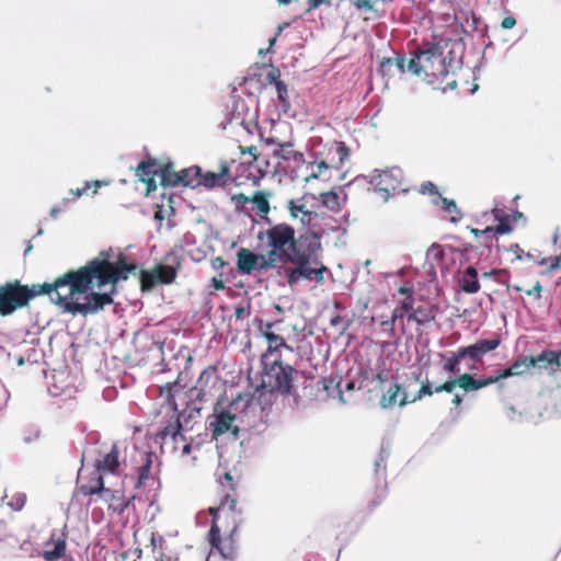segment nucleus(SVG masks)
I'll use <instances>...</instances> for the list:
<instances>
[{"label": "nucleus", "mask_w": 561, "mask_h": 561, "mask_svg": "<svg viewBox=\"0 0 561 561\" xmlns=\"http://www.w3.org/2000/svg\"><path fill=\"white\" fill-rule=\"evenodd\" d=\"M322 390L327 393L328 398L339 399L346 402L343 397L342 378L339 376H330L321 380Z\"/></svg>", "instance_id": "obj_26"}, {"label": "nucleus", "mask_w": 561, "mask_h": 561, "mask_svg": "<svg viewBox=\"0 0 561 561\" xmlns=\"http://www.w3.org/2000/svg\"><path fill=\"white\" fill-rule=\"evenodd\" d=\"M287 208L293 218H299L302 211L307 210L305 204H297L294 199L288 201Z\"/></svg>", "instance_id": "obj_46"}, {"label": "nucleus", "mask_w": 561, "mask_h": 561, "mask_svg": "<svg viewBox=\"0 0 561 561\" xmlns=\"http://www.w3.org/2000/svg\"><path fill=\"white\" fill-rule=\"evenodd\" d=\"M182 424L179 417L170 421L161 431L156 434V438L160 440L161 447L170 440L173 449H178V443L182 442V455H190L192 444L186 442L185 436L181 433Z\"/></svg>", "instance_id": "obj_11"}, {"label": "nucleus", "mask_w": 561, "mask_h": 561, "mask_svg": "<svg viewBox=\"0 0 561 561\" xmlns=\"http://www.w3.org/2000/svg\"><path fill=\"white\" fill-rule=\"evenodd\" d=\"M219 484L222 489L224 499L220 502L219 507L210 508L209 514L216 515L217 512L228 508L230 512L236 508V497L232 494L236 490V483L233 477L230 472H225L222 477L219 478Z\"/></svg>", "instance_id": "obj_15"}, {"label": "nucleus", "mask_w": 561, "mask_h": 561, "mask_svg": "<svg viewBox=\"0 0 561 561\" xmlns=\"http://www.w3.org/2000/svg\"><path fill=\"white\" fill-rule=\"evenodd\" d=\"M276 92H277V99L280 102L282 106L287 110L289 107V98H288V90L285 82H276Z\"/></svg>", "instance_id": "obj_42"}, {"label": "nucleus", "mask_w": 561, "mask_h": 561, "mask_svg": "<svg viewBox=\"0 0 561 561\" xmlns=\"http://www.w3.org/2000/svg\"><path fill=\"white\" fill-rule=\"evenodd\" d=\"M318 217V214L314 211H311L309 209L302 211V214L299 216V220L304 226H310L311 222Z\"/></svg>", "instance_id": "obj_49"}, {"label": "nucleus", "mask_w": 561, "mask_h": 561, "mask_svg": "<svg viewBox=\"0 0 561 561\" xmlns=\"http://www.w3.org/2000/svg\"><path fill=\"white\" fill-rule=\"evenodd\" d=\"M274 154L283 160H293L297 165L305 162L304 154L296 151L291 142L279 144Z\"/></svg>", "instance_id": "obj_31"}, {"label": "nucleus", "mask_w": 561, "mask_h": 561, "mask_svg": "<svg viewBox=\"0 0 561 561\" xmlns=\"http://www.w3.org/2000/svg\"><path fill=\"white\" fill-rule=\"evenodd\" d=\"M492 215H493L494 219L497 221V224L494 227H486L482 230L477 229V228H471L470 232L476 237L484 236L486 239H492L494 233L505 234V233H510L513 230V228L510 224L511 215H508L505 211V209L495 207L492 209Z\"/></svg>", "instance_id": "obj_13"}, {"label": "nucleus", "mask_w": 561, "mask_h": 561, "mask_svg": "<svg viewBox=\"0 0 561 561\" xmlns=\"http://www.w3.org/2000/svg\"><path fill=\"white\" fill-rule=\"evenodd\" d=\"M265 237L270 250L262 267H276L278 263H289L291 260L320 240V234L310 228L296 236L295 229L285 222L271 226L265 232L259 233V239Z\"/></svg>", "instance_id": "obj_3"}, {"label": "nucleus", "mask_w": 561, "mask_h": 561, "mask_svg": "<svg viewBox=\"0 0 561 561\" xmlns=\"http://www.w3.org/2000/svg\"><path fill=\"white\" fill-rule=\"evenodd\" d=\"M216 373L217 368L215 366H208L201 373L195 387L198 391L197 399L207 400V397L211 394V390L219 382V378Z\"/></svg>", "instance_id": "obj_16"}, {"label": "nucleus", "mask_w": 561, "mask_h": 561, "mask_svg": "<svg viewBox=\"0 0 561 561\" xmlns=\"http://www.w3.org/2000/svg\"><path fill=\"white\" fill-rule=\"evenodd\" d=\"M67 549L66 539L53 534L50 539L45 542V550L42 552V557L45 561H55L65 556Z\"/></svg>", "instance_id": "obj_21"}, {"label": "nucleus", "mask_w": 561, "mask_h": 561, "mask_svg": "<svg viewBox=\"0 0 561 561\" xmlns=\"http://www.w3.org/2000/svg\"><path fill=\"white\" fill-rule=\"evenodd\" d=\"M336 153L339 156L340 162L343 163L350 157V149L344 142H339L336 147Z\"/></svg>", "instance_id": "obj_51"}, {"label": "nucleus", "mask_w": 561, "mask_h": 561, "mask_svg": "<svg viewBox=\"0 0 561 561\" xmlns=\"http://www.w3.org/2000/svg\"><path fill=\"white\" fill-rule=\"evenodd\" d=\"M322 205L333 213H339L342 208L341 198L334 191L325 192L320 195Z\"/></svg>", "instance_id": "obj_36"}, {"label": "nucleus", "mask_w": 561, "mask_h": 561, "mask_svg": "<svg viewBox=\"0 0 561 561\" xmlns=\"http://www.w3.org/2000/svg\"><path fill=\"white\" fill-rule=\"evenodd\" d=\"M494 376H495V379L496 381H501L502 379H507L510 377H514V373H513V369L511 367V365L506 368H503V369H499L494 373Z\"/></svg>", "instance_id": "obj_53"}, {"label": "nucleus", "mask_w": 561, "mask_h": 561, "mask_svg": "<svg viewBox=\"0 0 561 561\" xmlns=\"http://www.w3.org/2000/svg\"><path fill=\"white\" fill-rule=\"evenodd\" d=\"M242 130L245 131L249 135L257 134L260 137H262L261 129L255 123H242Z\"/></svg>", "instance_id": "obj_54"}, {"label": "nucleus", "mask_w": 561, "mask_h": 561, "mask_svg": "<svg viewBox=\"0 0 561 561\" xmlns=\"http://www.w3.org/2000/svg\"><path fill=\"white\" fill-rule=\"evenodd\" d=\"M178 267L157 264L153 270H141L139 273L141 291H150L157 284L169 285L174 282Z\"/></svg>", "instance_id": "obj_8"}, {"label": "nucleus", "mask_w": 561, "mask_h": 561, "mask_svg": "<svg viewBox=\"0 0 561 561\" xmlns=\"http://www.w3.org/2000/svg\"><path fill=\"white\" fill-rule=\"evenodd\" d=\"M459 286L462 291L467 294H476L480 290L478 271L473 266H468L461 273L459 278Z\"/></svg>", "instance_id": "obj_25"}, {"label": "nucleus", "mask_w": 561, "mask_h": 561, "mask_svg": "<svg viewBox=\"0 0 561 561\" xmlns=\"http://www.w3.org/2000/svg\"><path fill=\"white\" fill-rule=\"evenodd\" d=\"M263 260H266L265 255H257L245 248H240L237 252V267L238 271L243 275H250L253 271H268L272 267H262Z\"/></svg>", "instance_id": "obj_14"}, {"label": "nucleus", "mask_w": 561, "mask_h": 561, "mask_svg": "<svg viewBox=\"0 0 561 561\" xmlns=\"http://www.w3.org/2000/svg\"><path fill=\"white\" fill-rule=\"evenodd\" d=\"M101 185L102 183L100 181L85 182L82 187H79L76 191L70 190V193L76 197H81L82 195H87L89 191L93 188L92 194H96Z\"/></svg>", "instance_id": "obj_41"}, {"label": "nucleus", "mask_w": 561, "mask_h": 561, "mask_svg": "<svg viewBox=\"0 0 561 561\" xmlns=\"http://www.w3.org/2000/svg\"><path fill=\"white\" fill-rule=\"evenodd\" d=\"M142 558V549L137 547L135 549H129L122 554L123 561H139Z\"/></svg>", "instance_id": "obj_47"}, {"label": "nucleus", "mask_w": 561, "mask_h": 561, "mask_svg": "<svg viewBox=\"0 0 561 561\" xmlns=\"http://www.w3.org/2000/svg\"><path fill=\"white\" fill-rule=\"evenodd\" d=\"M413 398L410 400L405 390L401 385L393 383L389 387L387 392L380 398L379 404L382 409H388L397 403L400 407H405L408 403H414Z\"/></svg>", "instance_id": "obj_18"}, {"label": "nucleus", "mask_w": 561, "mask_h": 561, "mask_svg": "<svg viewBox=\"0 0 561 561\" xmlns=\"http://www.w3.org/2000/svg\"><path fill=\"white\" fill-rule=\"evenodd\" d=\"M265 340L267 341V348H266L265 353L263 354L264 360H268L273 356H274V358L276 356L280 357L282 350H287L288 352H293V347L289 346L285 342L283 336L278 335L276 333L267 334V339H265Z\"/></svg>", "instance_id": "obj_23"}, {"label": "nucleus", "mask_w": 561, "mask_h": 561, "mask_svg": "<svg viewBox=\"0 0 561 561\" xmlns=\"http://www.w3.org/2000/svg\"><path fill=\"white\" fill-rule=\"evenodd\" d=\"M279 77H280V71L278 68H275V67H273L266 75V79L268 80V82L274 83L275 85H276V82H283L282 80H279Z\"/></svg>", "instance_id": "obj_56"}, {"label": "nucleus", "mask_w": 561, "mask_h": 561, "mask_svg": "<svg viewBox=\"0 0 561 561\" xmlns=\"http://www.w3.org/2000/svg\"><path fill=\"white\" fill-rule=\"evenodd\" d=\"M136 174L141 182L146 183L147 195L157 190L154 176L159 174V168L154 160L141 161L136 169Z\"/></svg>", "instance_id": "obj_19"}, {"label": "nucleus", "mask_w": 561, "mask_h": 561, "mask_svg": "<svg viewBox=\"0 0 561 561\" xmlns=\"http://www.w3.org/2000/svg\"><path fill=\"white\" fill-rule=\"evenodd\" d=\"M111 250L85 265L70 270L53 283L23 285L19 279L0 286V316L7 317L25 308L34 298L47 295L50 300L72 314H96L114 302L116 286L136 275L138 265L124 253L111 261Z\"/></svg>", "instance_id": "obj_1"}, {"label": "nucleus", "mask_w": 561, "mask_h": 561, "mask_svg": "<svg viewBox=\"0 0 561 561\" xmlns=\"http://www.w3.org/2000/svg\"><path fill=\"white\" fill-rule=\"evenodd\" d=\"M330 168V165L325 161H320L316 164L311 165V172L306 176V180L309 181L310 179H318L321 176V174L327 171Z\"/></svg>", "instance_id": "obj_44"}, {"label": "nucleus", "mask_w": 561, "mask_h": 561, "mask_svg": "<svg viewBox=\"0 0 561 561\" xmlns=\"http://www.w3.org/2000/svg\"><path fill=\"white\" fill-rule=\"evenodd\" d=\"M272 196L271 192L265 191H256L251 196V203L255 206L257 210V215L260 217H265L270 213V197Z\"/></svg>", "instance_id": "obj_32"}, {"label": "nucleus", "mask_w": 561, "mask_h": 561, "mask_svg": "<svg viewBox=\"0 0 561 561\" xmlns=\"http://www.w3.org/2000/svg\"><path fill=\"white\" fill-rule=\"evenodd\" d=\"M368 183L383 202H388L397 192L408 191L404 187L403 171L398 167L388 168L382 171L375 170L369 176Z\"/></svg>", "instance_id": "obj_5"}, {"label": "nucleus", "mask_w": 561, "mask_h": 561, "mask_svg": "<svg viewBox=\"0 0 561 561\" xmlns=\"http://www.w3.org/2000/svg\"><path fill=\"white\" fill-rule=\"evenodd\" d=\"M174 385L175 383L168 382L164 386L160 387V396L170 397Z\"/></svg>", "instance_id": "obj_63"}, {"label": "nucleus", "mask_w": 561, "mask_h": 561, "mask_svg": "<svg viewBox=\"0 0 561 561\" xmlns=\"http://www.w3.org/2000/svg\"><path fill=\"white\" fill-rule=\"evenodd\" d=\"M515 25H516V19L512 15L505 16L501 23V26L505 30L513 28Z\"/></svg>", "instance_id": "obj_59"}, {"label": "nucleus", "mask_w": 561, "mask_h": 561, "mask_svg": "<svg viewBox=\"0 0 561 561\" xmlns=\"http://www.w3.org/2000/svg\"><path fill=\"white\" fill-rule=\"evenodd\" d=\"M422 50L421 47L417 49L414 58H411L408 64V68L411 72L416 76H422Z\"/></svg>", "instance_id": "obj_43"}, {"label": "nucleus", "mask_w": 561, "mask_h": 561, "mask_svg": "<svg viewBox=\"0 0 561 561\" xmlns=\"http://www.w3.org/2000/svg\"><path fill=\"white\" fill-rule=\"evenodd\" d=\"M405 313L400 309V307H396L391 313V318L394 319L396 322L402 320Z\"/></svg>", "instance_id": "obj_64"}, {"label": "nucleus", "mask_w": 561, "mask_h": 561, "mask_svg": "<svg viewBox=\"0 0 561 561\" xmlns=\"http://www.w3.org/2000/svg\"><path fill=\"white\" fill-rule=\"evenodd\" d=\"M151 468H152V454L144 453L141 458V465L138 469V477L135 484V488L139 489L147 484V482L151 479Z\"/></svg>", "instance_id": "obj_29"}, {"label": "nucleus", "mask_w": 561, "mask_h": 561, "mask_svg": "<svg viewBox=\"0 0 561 561\" xmlns=\"http://www.w3.org/2000/svg\"><path fill=\"white\" fill-rule=\"evenodd\" d=\"M405 69V57L398 56L396 58H383L380 64V72L382 76L392 77L396 70L398 73H404Z\"/></svg>", "instance_id": "obj_28"}, {"label": "nucleus", "mask_w": 561, "mask_h": 561, "mask_svg": "<svg viewBox=\"0 0 561 561\" xmlns=\"http://www.w3.org/2000/svg\"><path fill=\"white\" fill-rule=\"evenodd\" d=\"M213 524L208 531V541L213 549H216L220 556L228 560H233L237 557V545L234 535L237 533V526H233L229 536L221 538L220 528L217 524L216 516L213 515Z\"/></svg>", "instance_id": "obj_9"}, {"label": "nucleus", "mask_w": 561, "mask_h": 561, "mask_svg": "<svg viewBox=\"0 0 561 561\" xmlns=\"http://www.w3.org/2000/svg\"><path fill=\"white\" fill-rule=\"evenodd\" d=\"M239 149H240L241 154L249 153L253 158V162L257 161V159H259V151H257V147L255 145H253V144H250V145H242V144H240L239 145Z\"/></svg>", "instance_id": "obj_48"}, {"label": "nucleus", "mask_w": 561, "mask_h": 561, "mask_svg": "<svg viewBox=\"0 0 561 561\" xmlns=\"http://www.w3.org/2000/svg\"><path fill=\"white\" fill-rule=\"evenodd\" d=\"M3 500L9 507L18 512L25 506L27 497L24 492L11 490L5 492Z\"/></svg>", "instance_id": "obj_34"}, {"label": "nucleus", "mask_w": 561, "mask_h": 561, "mask_svg": "<svg viewBox=\"0 0 561 561\" xmlns=\"http://www.w3.org/2000/svg\"><path fill=\"white\" fill-rule=\"evenodd\" d=\"M420 192L422 194L428 193L430 195H435L437 198L434 199L433 202L436 205L439 204V196H442V195L439 194L437 186L433 182L427 181V182L422 183V185L420 187Z\"/></svg>", "instance_id": "obj_45"}, {"label": "nucleus", "mask_w": 561, "mask_h": 561, "mask_svg": "<svg viewBox=\"0 0 561 561\" xmlns=\"http://www.w3.org/2000/svg\"><path fill=\"white\" fill-rule=\"evenodd\" d=\"M439 203H442L444 211L450 215V221L453 224H457L461 220L462 214L455 201L439 196Z\"/></svg>", "instance_id": "obj_37"}, {"label": "nucleus", "mask_w": 561, "mask_h": 561, "mask_svg": "<svg viewBox=\"0 0 561 561\" xmlns=\"http://www.w3.org/2000/svg\"><path fill=\"white\" fill-rule=\"evenodd\" d=\"M396 321L394 319H392L391 317L387 320H383L381 321V327L385 328L386 331L389 332V336L392 337L394 336V327H396Z\"/></svg>", "instance_id": "obj_57"}, {"label": "nucleus", "mask_w": 561, "mask_h": 561, "mask_svg": "<svg viewBox=\"0 0 561 561\" xmlns=\"http://www.w3.org/2000/svg\"><path fill=\"white\" fill-rule=\"evenodd\" d=\"M201 168L197 165L182 169L179 172V185L188 186L192 188L199 187Z\"/></svg>", "instance_id": "obj_30"}, {"label": "nucleus", "mask_w": 561, "mask_h": 561, "mask_svg": "<svg viewBox=\"0 0 561 561\" xmlns=\"http://www.w3.org/2000/svg\"><path fill=\"white\" fill-rule=\"evenodd\" d=\"M501 342L500 336L479 339L473 344L460 346L449 354L438 353L437 356L443 362V371L447 374L449 378L437 386H433L426 378L422 381L419 391L413 397V401H421L426 397H432L440 392L454 393L456 388H460L465 392H472L497 383L494 374L481 378H476L474 375L469 373L460 374V363L466 358L474 363L482 362L483 356L496 350L501 345Z\"/></svg>", "instance_id": "obj_2"}, {"label": "nucleus", "mask_w": 561, "mask_h": 561, "mask_svg": "<svg viewBox=\"0 0 561 561\" xmlns=\"http://www.w3.org/2000/svg\"><path fill=\"white\" fill-rule=\"evenodd\" d=\"M511 367L513 369L514 377H522L533 368V362L529 356H520L511 364Z\"/></svg>", "instance_id": "obj_38"}, {"label": "nucleus", "mask_w": 561, "mask_h": 561, "mask_svg": "<svg viewBox=\"0 0 561 561\" xmlns=\"http://www.w3.org/2000/svg\"><path fill=\"white\" fill-rule=\"evenodd\" d=\"M222 274H220L219 277H213L211 278V287L216 290H224L225 289V283L221 278Z\"/></svg>", "instance_id": "obj_60"}, {"label": "nucleus", "mask_w": 561, "mask_h": 561, "mask_svg": "<svg viewBox=\"0 0 561 561\" xmlns=\"http://www.w3.org/2000/svg\"><path fill=\"white\" fill-rule=\"evenodd\" d=\"M421 50L422 75L428 82L434 83L440 78L443 79L449 76L445 59L437 44H426L424 47H421Z\"/></svg>", "instance_id": "obj_7"}, {"label": "nucleus", "mask_w": 561, "mask_h": 561, "mask_svg": "<svg viewBox=\"0 0 561 561\" xmlns=\"http://www.w3.org/2000/svg\"><path fill=\"white\" fill-rule=\"evenodd\" d=\"M321 249V239L310 245L307 250H305L299 255H296L294 260L289 263H299V267L301 268V278L313 280L316 279L318 283L323 282L324 273L328 271L327 266L320 264L319 267H310L311 259L317 254V252Z\"/></svg>", "instance_id": "obj_10"}, {"label": "nucleus", "mask_w": 561, "mask_h": 561, "mask_svg": "<svg viewBox=\"0 0 561 561\" xmlns=\"http://www.w3.org/2000/svg\"><path fill=\"white\" fill-rule=\"evenodd\" d=\"M295 267H285L284 275L287 279L289 286H294L299 283L301 278V268L299 267V263H293Z\"/></svg>", "instance_id": "obj_40"}, {"label": "nucleus", "mask_w": 561, "mask_h": 561, "mask_svg": "<svg viewBox=\"0 0 561 561\" xmlns=\"http://www.w3.org/2000/svg\"><path fill=\"white\" fill-rule=\"evenodd\" d=\"M233 204L238 207V206H241V207H244L248 203H251V197L250 196H247L245 194L243 193H239V194H234L232 197H231Z\"/></svg>", "instance_id": "obj_52"}, {"label": "nucleus", "mask_w": 561, "mask_h": 561, "mask_svg": "<svg viewBox=\"0 0 561 561\" xmlns=\"http://www.w3.org/2000/svg\"><path fill=\"white\" fill-rule=\"evenodd\" d=\"M160 182L163 186H178L179 172L174 171L171 164H164L159 169Z\"/></svg>", "instance_id": "obj_35"}, {"label": "nucleus", "mask_w": 561, "mask_h": 561, "mask_svg": "<svg viewBox=\"0 0 561 561\" xmlns=\"http://www.w3.org/2000/svg\"><path fill=\"white\" fill-rule=\"evenodd\" d=\"M275 325V322H264L263 320H260L259 324V332L264 339H267V334H273V327Z\"/></svg>", "instance_id": "obj_50"}, {"label": "nucleus", "mask_w": 561, "mask_h": 561, "mask_svg": "<svg viewBox=\"0 0 561 561\" xmlns=\"http://www.w3.org/2000/svg\"><path fill=\"white\" fill-rule=\"evenodd\" d=\"M78 489L80 494L85 496H101L110 493V489L104 486L103 474L95 468L88 474L83 473L82 470L79 471Z\"/></svg>", "instance_id": "obj_12"}, {"label": "nucleus", "mask_w": 561, "mask_h": 561, "mask_svg": "<svg viewBox=\"0 0 561 561\" xmlns=\"http://www.w3.org/2000/svg\"><path fill=\"white\" fill-rule=\"evenodd\" d=\"M508 289H513L517 293H525L528 296H535L537 298L540 297L541 293V285L539 280H536V283L533 285V287H526L524 284H510L507 285Z\"/></svg>", "instance_id": "obj_39"}, {"label": "nucleus", "mask_w": 561, "mask_h": 561, "mask_svg": "<svg viewBox=\"0 0 561 561\" xmlns=\"http://www.w3.org/2000/svg\"><path fill=\"white\" fill-rule=\"evenodd\" d=\"M437 310V307L434 305L419 306L410 312L408 320L419 325H424L436 319Z\"/></svg>", "instance_id": "obj_24"}, {"label": "nucleus", "mask_w": 561, "mask_h": 561, "mask_svg": "<svg viewBox=\"0 0 561 561\" xmlns=\"http://www.w3.org/2000/svg\"><path fill=\"white\" fill-rule=\"evenodd\" d=\"M413 304V297H407L404 300L401 301L399 307L405 314L409 316L410 312L414 310Z\"/></svg>", "instance_id": "obj_55"}, {"label": "nucleus", "mask_w": 561, "mask_h": 561, "mask_svg": "<svg viewBox=\"0 0 561 561\" xmlns=\"http://www.w3.org/2000/svg\"><path fill=\"white\" fill-rule=\"evenodd\" d=\"M229 165L227 162H221L218 172L207 171L203 173L201 170V176L198 180L199 187L203 186L207 190L215 187H224L228 183Z\"/></svg>", "instance_id": "obj_17"}, {"label": "nucleus", "mask_w": 561, "mask_h": 561, "mask_svg": "<svg viewBox=\"0 0 561 561\" xmlns=\"http://www.w3.org/2000/svg\"><path fill=\"white\" fill-rule=\"evenodd\" d=\"M9 399V393L7 389L4 388V385L0 382V409L5 405L7 401Z\"/></svg>", "instance_id": "obj_62"}, {"label": "nucleus", "mask_w": 561, "mask_h": 561, "mask_svg": "<svg viewBox=\"0 0 561 561\" xmlns=\"http://www.w3.org/2000/svg\"><path fill=\"white\" fill-rule=\"evenodd\" d=\"M331 0H308V11L319 8ZM353 5L359 11H374L378 0H352Z\"/></svg>", "instance_id": "obj_33"}, {"label": "nucleus", "mask_w": 561, "mask_h": 561, "mask_svg": "<svg viewBox=\"0 0 561 561\" xmlns=\"http://www.w3.org/2000/svg\"><path fill=\"white\" fill-rule=\"evenodd\" d=\"M234 316L237 319H244L250 316V310L244 307H237L234 310Z\"/></svg>", "instance_id": "obj_61"}, {"label": "nucleus", "mask_w": 561, "mask_h": 561, "mask_svg": "<svg viewBox=\"0 0 561 561\" xmlns=\"http://www.w3.org/2000/svg\"><path fill=\"white\" fill-rule=\"evenodd\" d=\"M105 495L110 496L107 499V501L110 502L108 510L113 511L118 515L124 514V512L129 507L130 503L135 500V496L126 497L118 491L112 490H110V493H105Z\"/></svg>", "instance_id": "obj_27"}, {"label": "nucleus", "mask_w": 561, "mask_h": 561, "mask_svg": "<svg viewBox=\"0 0 561 561\" xmlns=\"http://www.w3.org/2000/svg\"><path fill=\"white\" fill-rule=\"evenodd\" d=\"M529 357L533 362V368L547 369L549 366L561 368V352L546 350L537 356Z\"/></svg>", "instance_id": "obj_22"}, {"label": "nucleus", "mask_w": 561, "mask_h": 561, "mask_svg": "<svg viewBox=\"0 0 561 561\" xmlns=\"http://www.w3.org/2000/svg\"><path fill=\"white\" fill-rule=\"evenodd\" d=\"M256 408L257 403L249 394H239L230 401L219 399L207 419L211 438L217 440L225 434H231L238 439L242 426L251 422V414Z\"/></svg>", "instance_id": "obj_4"}, {"label": "nucleus", "mask_w": 561, "mask_h": 561, "mask_svg": "<svg viewBox=\"0 0 561 561\" xmlns=\"http://www.w3.org/2000/svg\"><path fill=\"white\" fill-rule=\"evenodd\" d=\"M119 450L116 444H114L110 451L106 453L102 458L96 459L94 468L103 473H116L119 468Z\"/></svg>", "instance_id": "obj_20"}, {"label": "nucleus", "mask_w": 561, "mask_h": 561, "mask_svg": "<svg viewBox=\"0 0 561 561\" xmlns=\"http://www.w3.org/2000/svg\"><path fill=\"white\" fill-rule=\"evenodd\" d=\"M210 264L213 270L220 271L227 265V262L224 260V257L216 256L211 260Z\"/></svg>", "instance_id": "obj_58"}, {"label": "nucleus", "mask_w": 561, "mask_h": 561, "mask_svg": "<svg viewBox=\"0 0 561 561\" xmlns=\"http://www.w3.org/2000/svg\"><path fill=\"white\" fill-rule=\"evenodd\" d=\"M264 363L263 386L272 392L289 393L293 387L294 368L290 365H284L279 356L272 362L264 360Z\"/></svg>", "instance_id": "obj_6"}]
</instances>
